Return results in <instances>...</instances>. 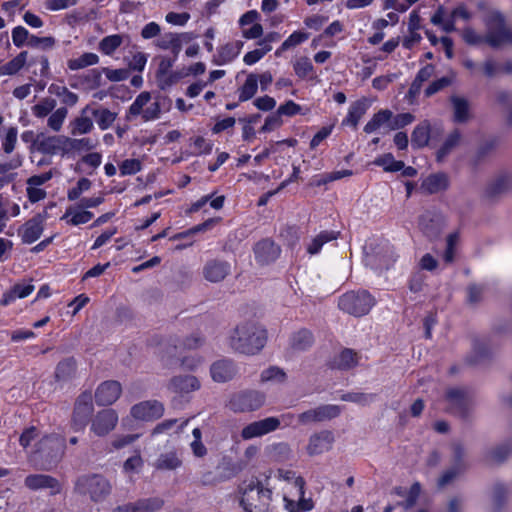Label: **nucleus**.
<instances>
[{"label": "nucleus", "mask_w": 512, "mask_h": 512, "mask_svg": "<svg viewBox=\"0 0 512 512\" xmlns=\"http://www.w3.org/2000/svg\"><path fill=\"white\" fill-rule=\"evenodd\" d=\"M266 341V330L252 321L238 324L228 336L230 348L246 355H255L260 352Z\"/></svg>", "instance_id": "f257e3e1"}, {"label": "nucleus", "mask_w": 512, "mask_h": 512, "mask_svg": "<svg viewBox=\"0 0 512 512\" xmlns=\"http://www.w3.org/2000/svg\"><path fill=\"white\" fill-rule=\"evenodd\" d=\"M487 33L485 38L473 28L465 27L461 34L463 40L471 45L481 44L484 40L493 47L512 42V32L505 26L502 15L492 11L486 19Z\"/></svg>", "instance_id": "f03ea898"}, {"label": "nucleus", "mask_w": 512, "mask_h": 512, "mask_svg": "<svg viewBox=\"0 0 512 512\" xmlns=\"http://www.w3.org/2000/svg\"><path fill=\"white\" fill-rule=\"evenodd\" d=\"M240 504L245 512H269L272 492L258 481L244 483L240 488Z\"/></svg>", "instance_id": "7ed1b4c3"}, {"label": "nucleus", "mask_w": 512, "mask_h": 512, "mask_svg": "<svg viewBox=\"0 0 512 512\" xmlns=\"http://www.w3.org/2000/svg\"><path fill=\"white\" fill-rule=\"evenodd\" d=\"M74 490L80 495L89 496L91 501L98 503L102 502L110 494L111 485L101 475H83L76 480Z\"/></svg>", "instance_id": "20e7f679"}, {"label": "nucleus", "mask_w": 512, "mask_h": 512, "mask_svg": "<svg viewBox=\"0 0 512 512\" xmlns=\"http://www.w3.org/2000/svg\"><path fill=\"white\" fill-rule=\"evenodd\" d=\"M161 102L162 99L160 97L152 99L149 92H142L130 105L126 118L127 120H132L137 116H141L144 121L155 120L161 114Z\"/></svg>", "instance_id": "39448f33"}, {"label": "nucleus", "mask_w": 512, "mask_h": 512, "mask_svg": "<svg viewBox=\"0 0 512 512\" xmlns=\"http://www.w3.org/2000/svg\"><path fill=\"white\" fill-rule=\"evenodd\" d=\"M373 297L367 291H349L338 300V307L355 317L366 315L374 305Z\"/></svg>", "instance_id": "423d86ee"}, {"label": "nucleus", "mask_w": 512, "mask_h": 512, "mask_svg": "<svg viewBox=\"0 0 512 512\" xmlns=\"http://www.w3.org/2000/svg\"><path fill=\"white\" fill-rule=\"evenodd\" d=\"M65 438L59 434H51L44 436L36 445V449L31 453V458H38L46 462H54L59 460L64 454Z\"/></svg>", "instance_id": "0eeeda50"}, {"label": "nucleus", "mask_w": 512, "mask_h": 512, "mask_svg": "<svg viewBox=\"0 0 512 512\" xmlns=\"http://www.w3.org/2000/svg\"><path fill=\"white\" fill-rule=\"evenodd\" d=\"M294 416L291 414L282 415L278 417H267L258 421H254L243 427L240 436L243 440H250L253 438L262 437L271 432L276 431L282 422L291 424Z\"/></svg>", "instance_id": "6e6552de"}, {"label": "nucleus", "mask_w": 512, "mask_h": 512, "mask_svg": "<svg viewBox=\"0 0 512 512\" xmlns=\"http://www.w3.org/2000/svg\"><path fill=\"white\" fill-rule=\"evenodd\" d=\"M68 137L38 133L34 140V150L47 155H67Z\"/></svg>", "instance_id": "1a4fd4ad"}, {"label": "nucleus", "mask_w": 512, "mask_h": 512, "mask_svg": "<svg viewBox=\"0 0 512 512\" xmlns=\"http://www.w3.org/2000/svg\"><path fill=\"white\" fill-rule=\"evenodd\" d=\"M265 395L258 391H244L234 394L229 400V407L234 412H249L261 408Z\"/></svg>", "instance_id": "9d476101"}, {"label": "nucleus", "mask_w": 512, "mask_h": 512, "mask_svg": "<svg viewBox=\"0 0 512 512\" xmlns=\"http://www.w3.org/2000/svg\"><path fill=\"white\" fill-rule=\"evenodd\" d=\"M47 219V213H38L31 219L27 220L19 229L18 236L24 244H32L37 241L43 231L44 224Z\"/></svg>", "instance_id": "9b49d317"}, {"label": "nucleus", "mask_w": 512, "mask_h": 512, "mask_svg": "<svg viewBox=\"0 0 512 512\" xmlns=\"http://www.w3.org/2000/svg\"><path fill=\"white\" fill-rule=\"evenodd\" d=\"M25 486L33 491L48 490L51 496L60 494L63 490L60 481L47 474H31L24 480Z\"/></svg>", "instance_id": "f8f14e48"}, {"label": "nucleus", "mask_w": 512, "mask_h": 512, "mask_svg": "<svg viewBox=\"0 0 512 512\" xmlns=\"http://www.w3.org/2000/svg\"><path fill=\"white\" fill-rule=\"evenodd\" d=\"M130 413L136 420L152 421L163 415L164 407L162 403L157 400L142 401L133 405Z\"/></svg>", "instance_id": "ddd939ff"}, {"label": "nucleus", "mask_w": 512, "mask_h": 512, "mask_svg": "<svg viewBox=\"0 0 512 512\" xmlns=\"http://www.w3.org/2000/svg\"><path fill=\"white\" fill-rule=\"evenodd\" d=\"M118 415L113 409H105L96 414L92 420L91 430L99 437L105 436L116 427Z\"/></svg>", "instance_id": "4468645a"}, {"label": "nucleus", "mask_w": 512, "mask_h": 512, "mask_svg": "<svg viewBox=\"0 0 512 512\" xmlns=\"http://www.w3.org/2000/svg\"><path fill=\"white\" fill-rule=\"evenodd\" d=\"M331 431L324 430L310 436L306 451L310 456H316L331 450L334 443Z\"/></svg>", "instance_id": "2eb2a0df"}, {"label": "nucleus", "mask_w": 512, "mask_h": 512, "mask_svg": "<svg viewBox=\"0 0 512 512\" xmlns=\"http://www.w3.org/2000/svg\"><path fill=\"white\" fill-rule=\"evenodd\" d=\"M396 260L392 246L383 244L377 251L367 253L366 261L375 269H388Z\"/></svg>", "instance_id": "dca6fc26"}, {"label": "nucleus", "mask_w": 512, "mask_h": 512, "mask_svg": "<svg viewBox=\"0 0 512 512\" xmlns=\"http://www.w3.org/2000/svg\"><path fill=\"white\" fill-rule=\"evenodd\" d=\"M121 393V384L115 380H108L98 386L95 392V399L99 405H111L118 400Z\"/></svg>", "instance_id": "f3484780"}, {"label": "nucleus", "mask_w": 512, "mask_h": 512, "mask_svg": "<svg viewBox=\"0 0 512 512\" xmlns=\"http://www.w3.org/2000/svg\"><path fill=\"white\" fill-rule=\"evenodd\" d=\"M163 505L164 500L162 498L150 497L118 506L113 512H157Z\"/></svg>", "instance_id": "a211bd4d"}, {"label": "nucleus", "mask_w": 512, "mask_h": 512, "mask_svg": "<svg viewBox=\"0 0 512 512\" xmlns=\"http://www.w3.org/2000/svg\"><path fill=\"white\" fill-rule=\"evenodd\" d=\"M255 259L260 264H269L275 261L280 253V247L271 239H263L254 246Z\"/></svg>", "instance_id": "6ab92c4d"}, {"label": "nucleus", "mask_w": 512, "mask_h": 512, "mask_svg": "<svg viewBox=\"0 0 512 512\" xmlns=\"http://www.w3.org/2000/svg\"><path fill=\"white\" fill-rule=\"evenodd\" d=\"M167 388L171 393L183 396L198 390L200 383L197 378L192 375L175 376L169 381Z\"/></svg>", "instance_id": "aec40b11"}, {"label": "nucleus", "mask_w": 512, "mask_h": 512, "mask_svg": "<svg viewBox=\"0 0 512 512\" xmlns=\"http://www.w3.org/2000/svg\"><path fill=\"white\" fill-rule=\"evenodd\" d=\"M92 411L93 403L91 396L88 394L81 395L76 402L73 415V425L76 431L81 430L84 427Z\"/></svg>", "instance_id": "412c9836"}, {"label": "nucleus", "mask_w": 512, "mask_h": 512, "mask_svg": "<svg viewBox=\"0 0 512 512\" xmlns=\"http://www.w3.org/2000/svg\"><path fill=\"white\" fill-rule=\"evenodd\" d=\"M244 42L241 40H233L221 45L215 56L214 62L217 65H225L234 61L240 54Z\"/></svg>", "instance_id": "4be33fe9"}, {"label": "nucleus", "mask_w": 512, "mask_h": 512, "mask_svg": "<svg viewBox=\"0 0 512 512\" xmlns=\"http://www.w3.org/2000/svg\"><path fill=\"white\" fill-rule=\"evenodd\" d=\"M89 114H91V108L86 106L81 110L80 115L70 122L69 128L72 135H84L93 130L94 124Z\"/></svg>", "instance_id": "5701e85b"}, {"label": "nucleus", "mask_w": 512, "mask_h": 512, "mask_svg": "<svg viewBox=\"0 0 512 512\" xmlns=\"http://www.w3.org/2000/svg\"><path fill=\"white\" fill-rule=\"evenodd\" d=\"M94 214L88 210L83 209L78 204L69 206L65 213L62 215L61 220L65 221L68 225L78 226L88 223Z\"/></svg>", "instance_id": "b1692460"}, {"label": "nucleus", "mask_w": 512, "mask_h": 512, "mask_svg": "<svg viewBox=\"0 0 512 512\" xmlns=\"http://www.w3.org/2000/svg\"><path fill=\"white\" fill-rule=\"evenodd\" d=\"M19 214L20 206L13 202L8 195L0 193V233L6 228L9 219L17 217Z\"/></svg>", "instance_id": "393cba45"}, {"label": "nucleus", "mask_w": 512, "mask_h": 512, "mask_svg": "<svg viewBox=\"0 0 512 512\" xmlns=\"http://www.w3.org/2000/svg\"><path fill=\"white\" fill-rule=\"evenodd\" d=\"M229 270L228 263L213 260L205 265L203 274L205 279L210 282H220L228 275Z\"/></svg>", "instance_id": "a878e982"}, {"label": "nucleus", "mask_w": 512, "mask_h": 512, "mask_svg": "<svg viewBox=\"0 0 512 512\" xmlns=\"http://www.w3.org/2000/svg\"><path fill=\"white\" fill-rule=\"evenodd\" d=\"M369 108V102L366 98L359 99L353 102L348 110L346 117L344 118L342 124L349 125L354 128L357 127L360 119L366 113Z\"/></svg>", "instance_id": "bb28decb"}, {"label": "nucleus", "mask_w": 512, "mask_h": 512, "mask_svg": "<svg viewBox=\"0 0 512 512\" xmlns=\"http://www.w3.org/2000/svg\"><path fill=\"white\" fill-rule=\"evenodd\" d=\"M236 374L235 367L231 361L220 360L211 366V376L216 382L231 380Z\"/></svg>", "instance_id": "cd10ccee"}, {"label": "nucleus", "mask_w": 512, "mask_h": 512, "mask_svg": "<svg viewBox=\"0 0 512 512\" xmlns=\"http://www.w3.org/2000/svg\"><path fill=\"white\" fill-rule=\"evenodd\" d=\"M28 52L21 51L7 63L0 66L1 76H13L20 72L28 64Z\"/></svg>", "instance_id": "c85d7f7f"}, {"label": "nucleus", "mask_w": 512, "mask_h": 512, "mask_svg": "<svg viewBox=\"0 0 512 512\" xmlns=\"http://www.w3.org/2000/svg\"><path fill=\"white\" fill-rule=\"evenodd\" d=\"M448 186V179L445 174H433L425 178L421 184V189L429 194L443 191Z\"/></svg>", "instance_id": "c756f323"}, {"label": "nucleus", "mask_w": 512, "mask_h": 512, "mask_svg": "<svg viewBox=\"0 0 512 512\" xmlns=\"http://www.w3.org/2000/svg\"><path fill=\"white\" fill-rule=\"evenodd\" d=\"M431 126L428 121L418 124L411 136V145L414 148H423L428 145L430 140Z\"/></svg>", "instance_id": "7c9ffc66"}, {"label": "nucleus", "mask_w": 512, "mask_h": 512, "mask_svg": "<svg viewBox=\"0 0 512 512\" xmlns=\"http://www.w3.org/2000/svg\"><path fill=\"white\" fill-rule=\"evenodd\" d=\"M182 465V460L176 451H169L159 455L155 461L158 470H176Z\"/></svg>", "instance_id": "2f4dec72"}, {"label": "nucleus", "mask_w": 512, "mask_h": 512, "mask_svg": "<svg viewBox=\"0 0 512 512\" xmlns=\"http://www.w3.org/2000/svg\"><path fill=\"white\" fill-rule=\"evenodd\" d=\"M390 110H381L378 113L374 114L373 117L366 123L364 126V131L366 133H373L380 128H386L389 131L390 126Z\"/></svg>", "instance_id": "473e14b6"}, {"label": "nucleus", "mask_w": 512, "mask_h": 512, "mask_svg": "<svg viewBox=\"0 0 512 512\" xmlns=\"http://www.w3.org/2000/svg\"><path fill=\"white\" fill-rule=\"evenodd\" d=\"M258 90V75L250 73L242 86L238 89V99L240 102L250 100L255 96Z\"/></svg>", "instance_id": "72a5a7b5"}, {"label": "nucleus", "mask_w": 512, "mask_h": 512, "mask_svg": "<svg viewBox=\"0 0 512 512\" xmlns=\"http://www.w3.org/2000/svg\"><path fill=\"white\" fill-rule=\"evenodd\" d=\"M461 142V135L458 131H453L445 139L442 146L437 151V160L443 161Z\"/></svg>", "instance_id": "f704fd0d"}, {"label": "nucleus", "mask_w": 512, "mask_h": 512, "mask_svg": "<svg viewBox=\"0 0 512 512\" xmlns=\"http://www.w3.org/2000/svg\"><path fill=\"white\" fill-rule=\"evenodd\" d=\"M337 236H338V233H336V232L322 231L316 237H314L311 240V242L308 244V246H307L308 253L311 255H315V254L319 253V251L321 250L322 246L325 243L336 239Z\"/></svg>", "instance_id": "c9c22d12"}, {"label": "nucleus", "mask_w": 512, "mask_h": 512, "mask_svg": "<svg viewBox=\"0 0 512 512\" xmlns=\"http://www.w3.org/2000/svg\"><path fill=\"white\" fill-rule=\"evenodd\" d=\"M194 36L191 33H169L167 34L168 45H161L162 49H171L175 56L178 55L181 50L182 44L192 40Z\"/></svg>", "instance_id": "e433bc0d"}, {"label": "nucleus", "mask_w": 512, "mask_h": 512, "mask_svg": "<svg viewBox=\"0 0 512 512\" xmlns=\"http://www.w3.org/2000/svg\"><path fill=\"white\" fill-rule=\"evenodd\" d=\"M309 38V34L303 31L293 32L275 51V56L279 57L283 52L296 47L297 45L305 42Z\"/></svg>", "instance_id": "4c0bfd02"}, {"label": "nucleus", "mask_w": 512, "mask_h": 512, "mask_svg": "<svg viewBox=\"0 0 512 512\" xmlns=\"http://www.w3.org/2000/svg\"><path fill=\"white\" fill-rule=\"evenodd\" d=\"M374 164L382 167L386 172H397L404 168V162L396 160L391 153L377 157Z\"/></svg>", "instance_id": "58836bf2"}, {"label": "nucleus", "mask_w": 512, "mask_h": 512, "mask_svg": "<svg viewBox=\"0 0 512 512\" xmlns=\"http://www.w3.org/2000/svg\"><path fill=\"white\" fill-rule=\"evenodd\" d=\"M358 364V356L351 349H345L334 360V365L339 369H350Z\"/></svg>", "instance_id": "ea45409f"}, {"label": "nucleus", "mask_w": 512, "mask_h": 512, "mask_svg": "<svg viewBox=\"0 0 512 512\" xmlns=\"http://www.w3.org/2000/svg\"><path fill=\"white\" fill-rule=\"evenodd\" d=\"M91 115L96 119V122L101 130L108 129L115 121L117 114L106 109H91Z\"/></svg>", "instance_id": "a19ab883"}, {"label": "nucleus", "mask_w": 512, "mask_h": 512, "mask_svg": "<svg viewBox=\"0 0 512 512\" xmlns=\"http://www.w3.org/2000/svg\"><path fill=\"white\" fill-rule=\"evenodd\" d=\"M76 363L72 358L65 359L58 363L55 370V377L59 381H65L74 376Z\"/></svg>", "instance_id": "79ce46f5"}, {"label": "nucleus", "mask_w": 512, "mask_h": 512, "mask_svg": "<svg viewBox=\"0 0 512 512\" xmlns=\"http://www.w3.org/2000/svg\"><path fill=\"white\" fill-rule=\"evenodd\" d=\"M187 76V72H185V69L177 70V71H169L165 75L158 76L156 78L158 87L162 90L167 89L168 87L176 84L179 82L182 78Z\"/></svg>", "instance_id": "37998d69"}, {"label": "nucleus", "mask_w": 512, "mask_h": 512, "mask_svg": "<svg viewBox=\"0 0 512 512\" xmlns=\"http://www.w3.org/2000/svg\"><path fill=\"white\" fill-rule=\"evenodd\" d=\"M313 343V336L308 330H300L291 338V347L295 350H305Z\"/></svg>", "instance_id": "c03bdc74"}, {"label": "nucleus", "mask_w": 512, "mask_h": 512, "mask_svg": "<svg viewBox=\"0 0 512 512\" xmlns=\"http://www.w3.org/2000/svg\"><path fill=\"white\" fill-rule=\"evenodd\" d=\"M123 43V36L119 34L104 37L99 43L100 51L105 55L113 54Z\"/></svg>", "instance_id": "a18cd8bd"}, {"label": "nucleus", "mask_w": 512, "mask_h": 512, "mask_svg": "<svg viewBox=\"0 0 512 512\" xmlns=\"http://www.w3.org/2000/svg\"><path fill=\"white\" fill-rule=\"evenodd\" d=\"M295 74L302 79L313 78L314 67L307 57H301L293 64Z\"/></svg>", "instance_id": "49530a36"}, {"label": "nucleus", "mask_w": 512, "mask_h": 512, "mask_svg": "<svg viewBox=\"0 0 512 512\" xmlns=\"http://www.w3.org/2000/svg\"><path fill=\"white\" fill-rule=\"evenodd\" d=\"M99 57L94 53H84L76 59H70L68 61V67L71 70H79L91 65L97 64Z\"/></svg>", "instance_id": "de8ad7c7"}, {"label": "nucleus", "mask_w": 512, "mask_h": 512, "mask_svg": "<svg viewBox=\"0 0 512 512\" xmlns=\"http://www.w3.org/2000/svg\"><path fill=\"white\" fill-rule=\"evenodd\" d=\"M97 142L90 138L72 139L68 137L67 155L72 151H89L96 147Z\"/></svg>", "instance_id": "09e8293b"}, {"label": "nucleus", "mask_w": 512, "mask_h": 512, "mask_svg": "<svg viewBox=\"0 0 512 512\" xmlns=\"http://www.w3.org/2000/svg\"><path fill=\"white\" fill-rule=\"evenodd\" d=\"M68 115V110L65 107H60L54 110L48 117L47 125L54 132H59L62 129L64 121Z\"/></svg>", "instance_id": "8fccbe9b"}, {"label": "nucleus", "mask_w": 512, "mask_h": 512, "mask_svg": "<svg viewBox=\"0 0 512 512\" xmlns=\"http://www.w3.org/2000/svg\"><path fill=\"white\" fill-rule=\"evenodd\" d=\"M56 107V101L52 98H44L32 107V113L37 118L50 115Z\"/></svg>", "instance_id": "3c124183"}, {"label": "nucleus", "mask_w": 512, "mask_h": 512, "mask_svg": "<svg viewBox=\"0 0 512 512\" xmlns=\"http://www.w3.org/2000/svg\"><path fill=\"white\" fill-rule=\"evenodd\" d=\"M454 109V120L456 122H465L469 117V106L465 99L454 97L452 98Z\"/></svg>", "instance_id": "603ef678"}, {"label": "nucleus", "mask_w": 512, "mask_h": 512, "mask_svg": "<svg viewBox=\"0 0 512 512\" xmlns=\"http://www.w3.org/2000/svg\"><path fill=\"white\" fill-rule=\"evenodd\" d=\"M446 400L449 404V407L453 410L462 409V407L467 402L464 392L456 388L448 390L446 394Z\"/></svg>", "instance_id": "864d4df0"}, {"label": "nucleus", "mask_w": 512, "mask_h": 512, "mask_svg": "<svg viewBox=\"0 0 512 512\" xmlns=\"http://www.w3.org/2000/svg\"><path fill=\"white\" fill-rule=\"evenodd\" d=\"M142 170V161L136 158H129L123 160L119 164V171L121 176L135 175Z\"/></svg>", "instance_id": "5fc2aeb1"}, {"label": "nucleus", "mask_w": 512, "mask_h": 512, "mask_svg": "<svg viewBox=\"0 0 512 512\" xmlns=\"http://www.w3.org/2000/svg\"><path fill=\"white\" fill-rule=\"evenodd\" d=\"M260 379L263 383H283L286 379V374L282 369L273 366L262 371Z\"/></svg>", "instance_id": "6e6d98bb"}, {"label": "nucleus", "mask_w": 512, "mask_h": 512, "mask_svg": "<svg viewBox=\"0 0 512 512\" xmlns=\"http://www.w3.org/2000/svg\"><path fill=\"white\" fill-rule=\"evenodd\" d=\"M17 138H18L17 127H8L5 130V135L2 140L1 146H2V150L6 154H10L14 151V149L16 147V143H17Z\"/></svg>", "instance_id": "4d7b16f0"}, {"label": "nucleus", "mask_w": 512, "mask_h": 512, "mask_svg": "<svg viewBox=\"0 0 512 512\" xmlns=\"http://www.w3.org/2000/svg\"><path fill=\"white\" fill-rule=\"evenodd\" d=\"M318 422L326 421L337 417L341 409L337 405H322L315 408Z\"/></svg>", "instance_id": "13d9d810"}, {"label": "nucleus", "mask_w": 512, "mask_h": 512, "mask_svg": "<svg viewBox=\"0 0 512 512\" xmlns=\"http://www.w3.org/2000/svg\"><path fill=\"white\" fill-rule=\"evenodd\" d=\"M277 477L285 481H293V485L297 489L299 496L302 497L304 495V481L302 478L296 477L293 471L280 469L277 472Z\"/></svg>", "instance_id": "bf43d9fd"}, {"label": "nucleus", "mask_w": 512, "mask_h": 512, "mask_svg": "<svg viewBox=\"0 0 512 512\" xmlns=\"http://www.w3.org/2000/svg\"><path fill=\"white\" fill-rule=\"evenodd\" d=\"M389 131L397 130L411 124L415 117L411 113H401L396 116L391 112Z\"/></svg>", "instance_id": "052dcab7"}, {"label": "nucleus", "mask_w": 512, "mask_h": 512, "mask_svg": "<svg viewBox=\"0 0 512 512\" xmlns=\"http://www.w3.org/2000/svg\"><path fill=\"white\" fill-rule=\"evenodd\" d=\"M271 49V45H266L264 47L260 46V48L247 52L243 57V61L248 66L254 65L260 61L268 52H270Z\"/></svg>", "instance_id": "680f3d73"}, {"label": "nucleus", "mask_w": 512, "mask_h": 512, "mask_svg": "<svg viewBox=\"0 0 512 512\" xmlns=\"http://www.w3.org/2000/svg\"><path fill=\"white\" fill-rule=\"evenodd\" d=\"M194 440L191 442V450L196 457H204L207 454V448L202 442V433L199 428H195L192 431Z\"/></svg>", "instance_id": "e2e57ef3"}, {"label": "nucleus", "mask_w": 512, "mask_h": 512, "mask_svg": "<svg viewBox=\"0 0 512 512\" xmlns=\"http://www.w3.org/2000/svg\"><path fill=\"white\" fill-rule=\"evenodd\" d=\"M283 500L289 512L310 511L313 508V501L311 499H301L296 503L284 496Z\"/></svg>", "instance_id": "0e129e2a"}, {"label": "nucleus", "mask_w": 512, "mask_h": 512, "mask_svg": "<svg viewBox=\"0 0 512 512\" xmlns=\"http://www.w3.org/2000/svg\"><path fill=\"white\" fill-rule=\"evenodd\" d=\"M91 187V181L87 178H81L75 187L71 188L67 192V198L70 201L77 200L82 193L88 191Z\"/></svg>", "instance_id": "69168bd1"}, {"label": "nucleus", "mask_w": 512, "mask_h": 512, "mask_svg": "<svg viewBox=\"0 0 512 512\" xmlns=\"http://www.w3.org/2000/svg\"><path fill=\"white\" fill-rule=\"evenodd\" d=\"M278 113L282 116L292 117L297 114H305L302 107L293 100H287L277 108Z\"/></svg>", "instance_id": "338daca9"}, {"label": "nucleus", "mask_w": 512, "mask_h": 512, "mask_svg": "<svg viewBox=\"0 0 512 512\" xmlns=\"http://www.w3.org/2000/svg\"><path fill=\"white\" fill-rule=\"evenodd\" d=\"M30 36L29 31L23 26H16L12 30V41L18 48L23 47L26 43L28 44Z\"/></svg>", "instance_id": "774afa93"}]
</instances>
